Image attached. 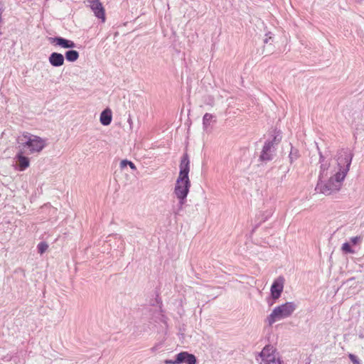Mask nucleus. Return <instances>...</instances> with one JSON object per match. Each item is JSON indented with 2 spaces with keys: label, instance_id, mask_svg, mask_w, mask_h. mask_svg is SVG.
<instances>
[{
  "label": "nucleus",
  "instance_id": "nucleus-1",
  "mask_svg": "<svg viewBox=\"0 0 364 364\" xmlns=\"http://www.w3.org/2000/svg\"><path fill=\"white\" fill-rule=\"evenodd\" d=\"M346 166H342L341 162L332 161L329 163L326 167V164H323L321 167V175H328V171L333 174L328 182L321 185L319 188L322 193L330 195L333 192L340 190L342 182L344 180L350 165V159H346Z\"/></svg>",
  "mask_w": 364,
  "mask_h": 364
},
{
  "label": "nucleus",
  "instance_id": "nucleus-2",
  "mask_svg": "<svg viewBox=\"0 0 364 364\" xmlns=\"http://www.w3.org/2000/svg\"><path fill=\"white\" fill-rule=\"evenodd\" d=\"M190 171L188 156H183L180 164V171L176 180L174 193L180 200L181 205H183L189 192L191 181L188 177Z\"/></svg>",
  "mask_w": 364,
  "mask_h": 364
},
{
  "label": "nucleus",
  "instance_id": "nucleus-3",
  "mask_svg": "<svg viewBox=\"0 0 364 364\" xmlns=\"http://www.w3.org/2000/svg\"><path fill=\"white\" fill-rule=\"evenodd\" d=\"M20 149L25 151L28 149L29 154H39L46 146V140L37 135L28 132H23L17 139Z\"/></svg>",
  "mask_w": 364,
  "mask_h": 364
},
{
  "label": "nucleus",
  "instance_id": "nucleus-4",
  "mask_svg": "<svg viewBox=\"0 0 364 364\" xmlns=\"http://www.w3.org/2000/svg\"><path fill=\"white\" fill-rule=\"evenodd\" d=\"M296 305L293 302H287L274 309L267 317L269 324L271 326L277 321L289 317L294 311Z\"/></svg>",
  "mask_w": 364,
  "mask_h": 364
},
{
  "label": "nucleus",
  "instance_id": "nucleus-5",
  "mask_svg": "<svg viewBox=\"0 0 364 364\" xmlns=\"http://www.w3.org/2000/svg\"><path fill=\"white\" fill-rule=\"evenodd\" d=\"M275 352V348L272 346H266L262 352L259 353L260 356L262 358V360L265 363V364H281V361L279 359H276L274 353Z\"/></svg>",
  "mask_w": 364,
  "mask_h": 364
},
{
  "label": "nucleus",
  "instance_id": "nucleus-6",
  "mask_svg": "<svg viewBox=\"0 0 364 364\" xmlns=\"http://www.w3.org/2000/svg\"><path fill=\"white\" fill-rule=\"evenodd\" d=\"M284 279L282 277L274 280L271 287V295L274 299L279 298L284 289Z\"/></svg>",
  "mask_w": 364,
  "mask_h": 364
},
{
  "label": "nucleus",
  "instance_id": "nucleus-7",
  "mask_svg": "<svg viewBox=\"0 0 364 364\" xmlns=\"http://www.w3.org/2000/svg\"><path fill=\"white\" fill-rule=\"evenodd\" d=\"M25 151L20 149L16 154L17 166L19 171H23L30 166V159L28 157L24 156Z\"/></svg>",
  "mask_w": 364,
  "mask_h": 364
},
{
  "label": "nucleus",
  "instance_id": "nucleus-8",
  "mask_svg": "<svg viewBox=\"0 0 364 364\" xmlns=\"http://www.w3.org/2000/svg\"><path fill=\"white\" fill-rule=\"evenodd\" d=\"M90 7L94 11L95 16L102 18L104 21L105 20V9L99 0H89Z\"/></svg>",
  "mask_w": 364,
  "mask_h": 364
},
{
  "label": "nucleus",
  "instance_id": "nucleus-9",
  "mask_svg": "<svg viewBox=\"0 0 364 364\" xmlns=\"http://www.w3.org/2000/svg\"><path fill=\"white\" fill-rule=\"evenodd\" d=\"M50 42L55 46H58L63 48H73L75 46L73 41L61 37L50 38Z\"/></svg>",
  "mask_w": 364,
  "mask_h": 364
},
{
  "label": "nucleus",
  "instance_id": "nucleus-10",
  "mask_svg": "<svg viewBox=\"0 0 364 364\" xmlns=\"http://www.w3.org/2000/svg\"><path fill=\"white\" fill-rule=\"evenodd\" d=\"M176 363L178 364L186 363L187 364H196V358L193 354L188 352H181L176 355Z\"/></svg>",
  "mask_w": 364,
  "mask_h": 364
},
{
  "label": "nucleus",
  "instance_id": "nucleus-11",
  "mask_svg": "<svg viewBox=\"0 0 364 364\" xmlns=\"http://www.w3.org/2000/svg\"><path fill=\"white\" fill-rule=\"evenodd\" d=\"M273 145L272 141H267L264 144L260 155V159L262 161H269L272 159L270 151Z\"/></svg>",
  "mask_w": 364,
  "mask_h": 364
},
{
  "label": "nucleus",
  "instance_id": "nucleus-12",
  "mask_svg": "<svg viewBox=\"0 0 364 364\" xmlns=\"http://www.w3.org/2000/svg\"><path fill=\"white\" fill-rule=\"evenodd\" d=\"M50 63L55 67H59L64 64V57L58 53H53L49 57Z\"/></svg>",
  "mask_w": 364,
  "mask_h": 364
},
{
  "label": "nucleus",
  "instance_id": "nucleus-13",
  "mask_svg": "<svg viewBox=\"0 0 364 364\" xmlns=\"http://www.w3.org/2000/svg\"><path fill=\"white\" fill-rule=\"evenodd\" d=\"M112 122V112L109 109L104 110L100 114V122L105 126L109 125Z\"/></svg>",
  "mask_w": 364,
  "mask_h": 364
},
{
  "label": "nucleus",
  "instance_id": "nucleus-14",
  "mask_svg": "<svg viewBox=\"0 0 364 364\" xmlns=\"http://www.w3.org/2000/svg\"><path fill=\"white\" fill-rule=\"evenodd\" d=\"M65 58L67 60L74 62L78 59L79 53L77 51L74 50H68L65 53Z\"/></svg>",
  "mask_w": 364,
  "mask_h": 364
},
{
  "label": "nucleus",
  "instance_id": "nucleus-15",
  "mask_svg": "<svg viewBox=\"0 0 364 364\" xmlns=\"http://www.w3.org/2000/svg\"><path fill=\"white\" fill-rule=\"evenodd\" d=\"M213 118V115L209 113H205L203 117V124L205 127L210 125L211 120Z\"/></svg>",
  "mask_w": 364,
  "mask_h": 364
},
{
  "label": "nucleus",
  "instance_id": "nucleus-16",
  "mask_svg": "<svg viewBox=\"0 0 364 364\" xmlns=\"http://www.w3.org/2000/svg\"><path fill=\"white\" fill-rule=\"evenodd\" d=\"M48 247V245L46 242H40L38 245V252L40 254L44 253L47 250Z\"/></svg>",
  "mask_w": 364,
  "mask_h": 364
},
{
  "label": "nucleus",
  "instance_id": "nucleus-17",
  "mask_svg": "<svg viewBox=\"0 0 364 364\" xmlns=\"http://www.w3.org/2000/svg\"><path fill=\"white\" fill-rule=\"evenodd\" d=\"M341 249L346 253H354V250L348 242L343 244Z\"/></svg>",
  "mask_w": 364,
  "mask_h": 364
},
{
  "label": "nucleus",
  "instance_id": "nucleus-18",
  "mask_svg": "<svg viewBox=\"0 0 364 364\" xmlns=\"http://www.w3.org/2000/svg\"><path fill=\"white\" fill-rule=\"evenodd\" d=\"M349 358L354 364H360L357 357L353 354L349 355Z\"/></svg>",
  "mask_w": 364,
  "mask_h": 364
},
{
  "label": "nucleus",
  "instance_id": "nucleus-19",
  "mask_svg": "<svg viewBox=\"0 0 364 364\" xmlns=\"http://www.w3.org/2000/svg\"><path fill=\"white\" fill-rule=\"evenodd\" d=\"M350 240L353 245H356L360 240V237L358 236L353 237L350 239Z\"/></svg>",
  "mask_w": 364,
  "mask_h": 364
},
{
  "label": "nucleus",
  "instance_id": "nucleus-20",
  "mask_svg": "<svg viewBox=\"0 0 364 364\" xmlns=\"http://www.w3.org/2000/svg\"><path fill=\"white\" fill-rule=\"evenodd\" d=\"M128 161L127 160H122L121 162H120V167L122 168H124V167H126L127 165H128Z\"/></svg>",
  "mask_w": 364,
  "mask_h": 364
},
{
  "label": "nucleus",
  "instance_id": "nucleus-21",
  "mask_svg": "<svg viewBox=\"0 0 364 364\" xmlns=\"http://www.w3.org/2000/svg\"><path fill=\"white\" fill-rule=\"evenodd\" d=\"M165 363L166 364H178V363H176V359L174 360H165Z\"/></svg>",
  "mask_w": 364,
  "mask_h": 364
},
{
  "label": "nucleus",
  "instance_id": "nucleus-22",
  "mask_svg": "<svg viewBox=\"0 0 364 364\" xmlns=\"http://www.w3.org/2000/svg\"><path fill=\"white\" fill-rule=\"evenodd\" d=\"M128 165L129 166V167L133 169V170H136V166L132 162V161H128Z\"/></svg>",
  "mask_w": 364,
  "mask_h": 364
}]
</instances>
